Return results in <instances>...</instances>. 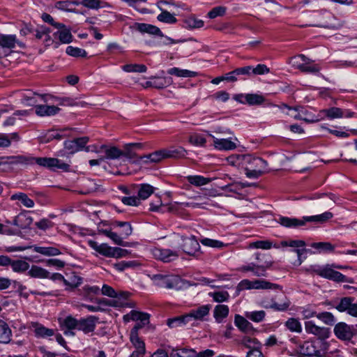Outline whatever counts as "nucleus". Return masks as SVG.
<instances>
[{"label":"nucleus","mask_w":357,"mask_h":357,"mask_svg":"<svg viewBox=\"0 0 357 357\" xmlns=\"http://www.w3.org/2000/svg\"><path fill=\"white\" fill-rule=\"evenodd\" d=\"M8 160H9V161L7 162L10 163L11 165H33L36 163L40 167H45L51 170L60 169L64 171H68L69 169V165L63 162L60 160L54 158H34L31 156L17 155L10 156V158H8Z\"/></svg>","instance_id":"obj_1"},{"label":"nucleus","mask_w":357,"mask_h":357,"mask_svg":"<svg viewBox=\"0 0 357 357\" xmlns=\"http://www.w3.org/2000/svg\"><path fill=\"white\" fill-rule=\"evenodd\" d=\"M342 269L344 267L340 265L337 264H326L324 266H319L317 265L310 266L309 268L307 269V272L314 273L317 275L326 278L328 280H331L335 282H349L345 275L342 274L341 273L335 271L333 268Z\"/></svg>","instance_id":"obj_2"},{"label":"nucleus","mask_w":357,"mask_h":357,"mask_svg":"<svg viewBox=\"0 0 357 357\" xmlns=\"http://www.w3.org/2000/svg\"><path fill=\"white\" fill-rule=\"evenodd\" d=\"M333 218V213L328 211L322 214L312 216L303 217V220L291 218L288 217H280L278 222L286 227H297L304 225L306 222H314L323 223Z\"/></svg>","instance_id":"obj_3"},{"label":"nucleus","mask_w":357,"mask_h":357,"mask_svg":"<svg viewBox=\"0 0 357 357\" xmlns=\"http://www.w3.org/2000/svg\"><path fill=\"white\" fill-rule=\"evenodd\" d=\"M153 280L157 286L162 288L179 289L181 287L182 280L178 276L157 274L153 275Z\"/></svg>","instance_id":"obj_4"},{"label":"nucleus","mask_w":357,"mask_h":357,"mask_svg":"<svg viewBox=\"0 0 357 357\" xmlns=\"http://www.w3.org/2000/svg\"><path fill=\"white\" fill-rule=\"evenodd\" d=\"M335 336L344 341H349L357 335V325H348L344 322H339L334 327Z\"/></svg>","instance_id":"obj_5"},{"label":"nucleus","mask_w":357,"mask_h":357,"mask_svg":"<svg viewBox=\"0 0 357 357\" xmlns=\"http://www.w3.org/2000/svg\"><path fill=\"white\" fill-rule=\"evenodd\" d=\"M334 307L340 312H347L350 316L357 317V299L351 296L340 298Z\"/></svg>","instance_id":"obj_6"},{"label":"nucleus","mask_w":357,"mask_h":357,"mask_svg":"<svg viewBox=\"0 0 357 357\" xmlns=\"http://www.w3.org/2000/svg\"><path fill=\"white\" fill-rule=\"evenodd\" d=\"M153 256L158 260L165 263H168L175 260L179 256L178 251L172 250L170 249H162L154 248L151 250Z\"/></svg>","instance_id":"obj_7"},{"label":"nucleus","mask_w":357,"mask_h":357,"mask_svg":"<svg viewBox=\"0 0 357 357\" xmlns=\"http://www.w3.org/2000/svg\"><path fill=\"white\" fill-rule=\"evenodd\" d=\"M282 246H289L291 248H295L296 249L292 250L293 252H296L298 255V264H301L303 260L301 259V257L303 254L311 252V250L309 249L305 248V242L302 240H291V241H285L281 243Z\"/></svg>","instance_id":"obj_8"},{"label":"nucleus","mask_w":357,"mask_h":357,"mask_svg":"<svg viewBox=\"0 0 357 357\" xmlns=\"http://www.w3.org/2000/svg\"><path fill=\"white\" fill-rule=\"evenodd\" d=\"M241 157L245 167L266 170L267 162L262 158L251 155H243Z\"/></svg>","instance_id":"obj_9"},{"label":"nucleus","mask_w":357,"mask_h":357,"mask_svg":"<svg viewBox=\"0 0 357 357\" xmlns=\"http://www.w3.org/2000/svg\"><path fill=\"white\" fill-rule=\"evenodd\" d=\"M88 137H82L74 139L73 140H67L64 142V147L70 153H75L82 150L89 142Z\"/></svg>","instance_id":"obj_10"},{"label":"nucleus","mask_w":357,"mask_h":357,"mask_svg":"<svg viewBox=\"0 0 357 357\" xmlns=\"http://www.w3.org/2000/svg\"><path fill=\"white\" fill-rule=\"evenodd\" d=\"M305 328L307 333H312L317 336L319 339H326L329 336V330L327 328L319 327L314 324L312 321L305 323Z\"/></svg>","instance_id":"obj_11"},{"label":"nucleus","mask_w":357,"mask_h":357,"mask_svg":"<svg viewBox=\"0 0 357 357\" xmlns=\"http://www.w3.org/2000/svg\"><path fill=\"white\" fill-rule=\"evenodd\" d=\"M98 318L95 316H89L86 318H82L78 321L77 330L83 331L84 333L93 332L96 326Z\"/></svg>","instance_id":"obj_12"},{"label":"nucleus","mask_w":357,"mask_h":357,"mask_svg":"<svg viewBox=\"0 0 357 357\" xmlns=\"http://www.w3.org/2000/svg\"><path fill=\"white\" fill-rule=\"evenodd\" d=\"M261 305L266 309L271 308L276 311H284L289 308L290 301L284 297L283 302L278 303L273 298H266L261 300Z\"/></svg>","instance_id":"obj_13"},{"label":"nucleus","mask_w":357,"mask_h":357,"mask_svg":"<svg viewBox=\"0 0 357 357\" xmlns=\"http://www.w3.org/2000/svg\"><path fill=\"white\" fill-rule=\"evenodd\" d=\"M89 245L99 254L106 257H113L114 247L109 246L107 243L98 245L97 242L93 240L88 241Z\"/></svg>","instance_id":"obj_14"},{"label":"nucleus","mask_w":357,"mask_h":357,"mask_svg":"<svg viewBox=\"0 0 357 357\" xmlns=\"http://www.w3.org/2000/svg\"><path fill=\"white\" fill-rule=\"evenodd\" d=\"M131 29L137 30L143 33H147L152 35L162 36V33L160 29L152 24L135 22L132 26H131Z\"/></svg>","instance_id":"obj_15"},{"label":"nucleus","mask_w":357,"mask_h":357,"mask_svg":"<svg viewBox=\"0 0 357 357\" xmlns=\"http://www.w3.org/2000/svg\"><path fill=\"white\" fill-rule=\"evenodd\" d=\"M102 152L105 153V156L102 158L104 160H116L123 156L122 150L119 149L116 146H112L107 145L100 146Z\"/></svg>","instance_id":"obj_16"},{"label":"nucleus","mask_w":357,"mask_h":357,"mask_svg":"<svg viewBox=\"0 0 357 357\" xmlns=\"http://www.w3.org/2000/svg\"><path fill=\"white\" fill-rule=\"evenodd\" d=\"M33 218L29 215L27 212L20 213L18 215H17L12 224L18 227L20 229H26L28 228L32 223Z\"/></svg>","instance_id":"obj_17"},{"label":"nucleus","mask_w":357,"mask_h":357,"mask_svg":"<svg viewBox=\"0 0 357 357\" xmlns=\"http://www.w3.org/2000/svg\"><path fill=\"white\" fill-rule=\"evenodd\" d=\"M210 136L213 139L215 148L218 150L229 151L236 148V144L229 139H218L212 135Z\"/></svg>","instance_id":"obj_18"},{"label":"nucleus","mask_w":357,"mask_h":357,"mask_svg":"<svg viewBox=\"0 0 357 357\" xmlns=\"http://www.w3.org/2000/svg\"><path fill=\"white\" fill-rule=\"evenodd\" d=\"M199 248L200 246L198 241L194 238L186 239L182 246L183 251L192 256L195 255L199 252Z\"/></svg>","instance_id":"obj_19"},{"label":"nucleus","mask_w":357,"mask_h":357,"mask_svg":"<svg viewBox=\"0 0 357 357\" xmlns=\"http://www.w3.org/2000/svg\"><path fill=\"white\" fill-rule=\"evenodd\" d=\"M35 109L36 114L40 116L54 115L60 111V108L54 105H38Z\"/></svg>","instance_id":"obj_20"},{"label":"nucleus","mask_w":357,"mask_h":357,"mask_svg":"<svg viewBox=\"0 0 357 357\" xmlns=\"http://www.w3.org/2000/svg\"><path fill=\"white\" fill-rule=\"evenodd\" d=\"M59 30L54 33L55 38H58L61 43L68 44L73 41V35L70 29L64 27L57 28Z\"/></svg>","instance_id":"obj_21"},{"label":"nucleus","mask_w":357,"mask_h":357,"mask_svg":"<svg viewBox=\"0 0 357 357\" xmlns=\"http://www.w3.org/2000/svg\"><path fill=\"white\" fill-rule=\"evenodd\" d=\"M166 158H185L187 151L182 146H172L167 149H164Z\"/></svg>","instance_id":"obj_22"},{"label":"nucleus","mask_w":357,"mask_h":357,"mask_svg":"<svg viewBox=\"0 0 357 357\" xmlns=\"http://www.w3.org/2000/svg\"><path fill=\"white\" fill-rule=\"evenodd\" d=\"M211 307V306L210 305H204L197 308L191 310L190 312L197 322L202 321L204 320V317L208 315Z\"/></svg>","instance_id":"obj_23"},{"label":"nucleus","mask_w":357,"mask_h":357,"mask_svg":"<svg viewBox=\"0 0 357 357\" xmlns=\"http://www.w3.org/2000/svg\"><path fill=\"white\" fill-rule=\"evenodd\" d=\"M165 3V1H159L157 3L158 8L162 10V13L158 15L157 19L162 22L167 23V24H174L177 22L176 18L171 14L169 12L163 10L161 8V4Z\"/></svg>","instance_id":"obj_24"},{"label":"nucleus","mask_w":357,"mask_h":357,"mask_svg":"<svg viewBox=\"0 0 357 357\" xmlns=\"http://www.w3.org/2000/svg\"><path fill=\"white\" fill-rule=\"evenodd\" d=\"M12 331L8 325L3 320L0 319V343L8 344L10 342Z\"/></svg>","instance_id":"obj_25"},{"label":"nucleus","mask_w":357,"mask_h":357,"mask_svg":"<svg viewBox=\"0 0 357 357\" xmlns=\"http://www.w3.org/2000/svg\"><path fill=\"white\" fill-rule=\"evenodd\" d=\"M32 327L35 333V335L37 337H47L54 335V331L50 328H47L37 322L32 323Z\"/></svg>","instance_id":"obj_26"},{"label":"nucleus","mask_w":357,"mask_h":357,"mask_svg":"<svg viewBox=\"0 0 357 357\" xmlns=\"http://www.w3.org/2000/svg\"><path fill=\"white\" fill-rule=\"evenodd\" d=\"M229 314V307L226 305H218L215 307L213 311L214 318L216 321L220 323L223 319L226 318Z\"/></svg>","instance_id":"obj_27"},{"label":"nucleus","mask_w":357,"mask_h":357,"mask_svg":"<svg viewBox=\"0 0 357 357\" xmlns=\"http://www.w3.org/2000/svg\"><path fill=\"white\" fill-rule=\"evenodd\" d=\"M253 289H281L282 287L274 283H271L264 280H256L253 281Z\"/></svg>","instance_id":"obj_28"},{"label":"nucleus","mask_w":357,"mask_h":357,"mask_svg":"<svg viewBox=\"0 0 357 357\" xmlns=\"http://www.w3.org/2000/svg\"><path fill=\"white\" fill-rule=\"evenodd\" d=\"M154 192V188L147 183H142L139 185L137 197L139 199H146Z\"/></svg>","instance_id":"obj_29"},{"label":"nucleus","mask_w":357,"mask_h":357,"mask_svg":"<svg viewBox=\"0 0 357 357\" xmlns=\"http://www.w3.org/2000/svg\"><path fill=\"white\" fill-rule=\"evenodd\" d=\"M164 158H166L164 149L140 157V160H143L144 162H148L149 161L151 162H158Z\"/></svg>","instance_id":"obj_30"},{"label":"nucleus","mask_w":357,"mask_h":357,"mask_svg":"<svg viewBox=\"0 0 357 357\" xmlns=\"http://www.w3.org/2000/svg\"><path fill=\"white\" fill-rule=\"evenodd\" d=\"M241 344L250 350L261 349V343L254 337L244 336L241 340Z\"/></svg>","instance_id":"obj_31"},{"label":"nucleus","mask_w":357,"mask_h":357,"mask_svg":"<svg viewBox=\"0 0 357 357\" xmlns=\"http://www.w3.org/2000/svg\"><path fill=\"white\" fill-rule=\"evenodd\" d=\"M123 319L126 321H128L130 320H133L136 321H146L147 319H149V314L147 313H143L135 310H132L130 313L124 315Z\"/></svg>","instance_id":"obj_32"},{"label":"nucleus","mask_w":357,"mask_h":357,"mask_svg":"<svg viewBox=\"0 0 357 357\" xmlns=\"http://www.w3.org/2000/svg\"><path fill=\"white\" fill-rule=\"evenodd\" d=\"M33 251L45 256H56L61 254L60 250L54 247L34 246Z\"/></svg>","instance_id":"obj_33"},{"label":"nucleus","mask_w":357,"mask_h":357,"mask_svg":"<svg viewBox=\"0 0 357 357\" xmlns=\"http://www.w3.org/2000/svg\"><path fill=\"white\" fill-rule=\"evenodd\" d=\"M17 43L15 35H0V46L3 48H14Z\"/></svg>","instance_id":"obj_34"},{"label":"nucleus","mask_w":357,"mask_h":357,"mask_svg":"<svg viewBox=\"0 0 357 357\" xmlns=\"http://www.w3.org/2000/svg\"><path fill=\"white\" fill-rule=\"evenodd\" d=\"M11 200H19L21 203L27 208H32L34 206V202L29 198L26 194L23 192H18L13 194L10 197Z\"/></svg>","instance_id":"obj_35"},{"label":"nucleus","mask_w":357,"mask_h":357,"mask_svg":"<svg viewBox=\"0 0 357 357\" xmlns=\"http://www.w3.org/2000/svg\"><path fill=\"white\" fill-rule=\"evenodd\" d=\"M28 273L32 278H47L50 277V273L47 270L38 266H32Z\"/></svg>","instance_id":"obj_36"},{"label":"nucleus","mask_w":357,"mask_h":357,"mask_svg":"<svg viewBox=\"0 0 357 357\" xmlns=\"http://www.w3.org/2000/svg\"><path fill=\"white\" fill-rule=\"evenodd\" d=\"M49 278H50V279H52V280L63 281L66 285L70 286L72 288L77 287L79 284H80L82 283V279L81 278L75 277V280H76L77 281L76 282L73 281L72 283H70L67 280H66L64 278V277L61 274L58 273H53Z\"/></svg>","instance_id":"obj_37"},{"label":"nucleus","mask_w":357,"mask_h":357,"mask_svg":"<svg viewBox=\"0 0 357 357\" xmlns=\"http://www.w3.org/2000/svg\"><path fill=\"white\" fill-rule=\"evenodd\" d=\"M78 321H79V319H76L75 318L73 317L72 316H68L63 320V326H65L66 328V329L68 330V331H65L64 334L74 335V333L70 332V331L78 328Z\"/></svg>","instance_id":"obj_38"},{"label":"nucleus","mask_w":357,"mask_h":357,"mask_svg":"<svg viewBox=\"0 0 357 357\" xmlns=\"http://www.w3.org/2000/svg\"><path fill=\"white\" fill-rule=\"evenodd\" d=\"M113 225L122 228L121 235L123 238H127L132 234V228L128 222L114 221Z\"/></svg>","instance_id":"obj_39"},{"label":"nucleus","mask_w":357,"mask_h":357,"mask_svg":"<svg viewBox=\"0 0 357 357\" xmlns=\"http://www.w3.org/2000/svg\"><path fill=\"white\" fill-rule=\"evenodd\" d=\"M245 100L246 103L250 105H259L262 104L265 100L262 96L255 93L246 94L245 96Z\"/></svg>","instance_id":"obj_40"},{"label":"nucleus","mask_w":357,"mask_h":357,"mask_svg":"<svg viewBox=\"0 0 357 357\" xmlns=\"http://www.w3.org/2000/svg\"><path fill=\"white\" fill-rule=\"evenodd\" d=\"M234 322L236 326L243 331H248L252 328L251 324L243 317L236 314Z\"/></svg>","instance_id":"obj_41"},{"label":"nucleus","mask_w":357,"mask_h":357,"mask_svg":"<svg viewBox=\"0 0 357 357\" xmlns=\"http://www.w3.org/2000/svg\"><path fill=\"white\" fill-rule=\"evenodd\" d=\"M60 105L63 106H77V107H84L87 105L84 101L77 100L70 97H64L59 98Z\"/></svg>","instance_id":"obj_42"},{"label":"nucleus","mask_w":357,"mask_h":357,"mask_svg":"<svg viewBox=\"0 0 357 357\" xmlns=\"http://www.w3.org/2000/svg\"><path fill=\"white\" fill-rule=\"evenodd\" d=\"M171 78L165 77H153V87L156 89H163L171 84Z\"/></svg>","instance_id":"obj_43"},{"label":"nucleus","mask_w":357,"mask_h":357,"mask_svg":"<svg viewBox=\"0 0 357 357\" xmlns=\"http://www.w3.org/2000/svg\"><path fill=\"white\" fill-rule=\"evenodd\" d=\"M188 181L196 186H202L210 182L211 179L202 176H189L187 177Z\"/></svg>","instance_id":"obj_44"},{"label":"nucleus","mask_w":357,"mask_h":357,"mask_svg":"<svg viewBox=\"0 0 357 357\" xmlns=\"http://www.w3.org/2000/svg\"><path fill=\"white\" fill-rule=\"evenodd\" d=\"M273 263L271 261H265L263 265H256L255 266L254 275L257 277H266V270L271 267Z\"/></svg>","instance_id":"obj_45"},{"label":"nucleus","mask_w":357,"mask_h":357,"mask_svg":"<svg viewBox=\"0 0 357 357\" xmlns=\"http://www.w3.org/2000/svg\"><path fill=\"white\" fill-rule=\"evenodd\" d=\"M329 119H336V118H342V109L339 107H331L327 109H324L321 111Z\"/></svg>","instance_id":"obj_46"},{"label":"nucleus","mask_w":357,"mask_h":357,"mask_svg":"<svg viewBox=\"0 0 357 357\" xmlns=\"http://www.w3.org/2000/svg\"><path fill=\"white\" fill-rule=\"evenodd\" d=\"M13 270L15 272L25 271L29 269V264L23 260L12 261L10 259V264Z\"/></svg>","instance_id":"obj_47"},{"label":"nucleus","mask_w":357,"mask_h":357,"mask_svg":"<svg viewBox=\"0 0 357 357\" xmlns=\"http://www.w3.org/2000/svg\"><path fill=\"white\" fill-rule=\"evenodd\" d=\"M208 296L212 297L213 301L217 303L227 301L229 298V294L226 291L209 292Z\"/></svg>","instance_id":"obj_48"},{"label":"nucleus","mask_w":357,"mask_h":357,"mask_svg":"<svg viewBox=\"0 0 357 357\" xmlns=\"http://www.w3.org/2000/svg\"><path fill=\"white\" fill-rule=\"evenodd\" d=\"M300 352L307 356H312L315 354V351L312 344L309 342H305L301 346H300Z\"/></svg>","instance_id":"obj_49"},{"label":"nucleus","mask_w":357,"mask_h":357,"mask_svg":"<svg viewBox=\"0 0 357 357\" xmlns=\"http://www.w3.org/2000/svg\"><path fill=\"white\" fill-rule=\"evenodd\" d=\"M66 54L73 57H86V52L81 48L68 46L66 48Z\"/></svg>","instance_id":"obj_50"},{"label":"nucleus","mask_w":357,"mask_h":357,"mask_svg":"<svg viewBox=\"0 0 357 357\" xmlns=\"http://www.w3.org/2000/svg\"><path fill=\"white\" fill-rule=\"evenodd\" d=\"M130 340L135 348V351L146 353L145 343L139 337V335H130Z\"/></svg>","instance_id":"obj_51"},{"label":"nucleus","mask_w":357,"mask_h":357,"mask_svg":"<svg viewBox=\"0 0 357 357\" xmlns=\"http://www.w3.org/2000/svg\"><path fill=\"white\" fill-rule=\"evenodd\" d=\"M294 66L303 73H319L320 70L318 65H306V63H297Z\"/></svg>","instance_id":"obj_52"},{"label":"nucleus","mask_w":357,"mask_h":357,"mask_svg":"<svg viewBox=\"0 0 357 357\" xmlns=\"http://www.w3.org/2000/svg\"><path fill=\"white\" fill-rule=\"evenodd\" d=\"M123 70L126 72H138L144 73L146 71L147 68L144 64H126L123 66Z\"/></svg>","instance_id":"obj_53"},{"label":"nucleus","mask_w":357,"mask_h":357,"mask_svg":"<svg viewBox=\"0 0 357 357\" xmlns=\"http://www.w3.org/2000/svg\"><path fill=\"white\" fill-rule=\"evenodd\" d=\"M311 246L319 250L320 252H333L335 248V246L328 242L313 243Z\"/></svg>","instance_id":"obj_54"},{"label":"nucleus","mask_w":357,"mask_h":357,"mask_svg":"<svg viewBox=\"0 0 357 357\" xmlns=\"http://www.w3.org/2000/svg\"><path fill=\"white\" fill-rule=\"evenodd\" d=\"M285 326L287 328L292 332H301V325L298 319L295 318L289 319L286 323Z\"/></svg>","instance_id":"obj_55"},{"label":"nucleus","mask_w":357,"mask_h":357,"mask_svg":"<svg viewBox=\"0 0 357 357\" xmlns=\"http://www.w3.org/2000/svg\"><path fill=\"white\" fill-rule=\"evenodd\" d=\"M317 317L328 325H333L335 321V317L329 312L319 313Z\"/></svg>","instance_id":"obj_56"},{"label":"nucleus","mask_w":357,"mask_h":357,"mask_svg":"<svg viewBox=\"0 0 357 357\" xmlns=\"http://www.w3.org/2000/svg\"><path fill=\"white\" fill-rule=\"evenodd\" d=\"M266 313L264 310L248 312L246 317L255 322H260L265 317Z\"/></svg>","instance_id":"obj_57"},{"label":"nucleus","mask_w":357,"mask_h":357,"mask_svg":"<svg viewBox=\"0 0 357 357\" xmlns=\"http://www.w3.org/2000/svg\"><path fill=\"white\" fill-rule=\"evenodd\" d=\"M202 245L208 247L215 248H222L226 245L222 241L218 240H213L208 238H203L200 241Z\"/></svg>","instance_id":"obj_58"},{"label":"nucleus","mask_w":357,"mask_h":357,"mask_svg":"<svg viewBox=\"0 0 357 357\" xmlns=\"http://www.w3.org/2000/svg\"><path fill=\"white\" fill-rule=\"evenodd\" d=\"M189 142L194 146H204L206 142V139L201 135L199 134H192L190 135Z\"/></svg>","instance_id":"obj_59"},{"label":"nucleus","mask_w":357,"mask_h":357,"mask_svg":"<svg viewBox=\"0 0 357 357\" xmlns=\"http://www.w3.org/2000/svg\"><path fill=\"white\" fill-rule=\"evenodd\" d=\"M187 27L190 29L201 28L204 26V22L195 17H188L184 21Z\"/></svg>","instance_id":"obj_60"},{"label":"nucleus","mask_w":357,"mask_h":357,"mask_svg":"<svg viewBox=\"0 0 357 357\" xmlns=\"http://www.w3.org/2000/svg\"><path fill=\"white\" fill-rule=\"evenodd\" d=\"M245 175L248 178H257L261 175H263L266 170L264 169H252L249 167H245Z\"/></svg>","instance_id":"obj_61"},{"label":"nucleus","mask_w":357,"mask_h":357,"mask_svg":"<svg viewBox=\"0 0 357 357\" xmlns=\"http://www.w3.org/2000/svg\"><path fill=\"white\" fill-rule=\"evenodd\" d=\"M251 248H261L264 250H268L272 247V243L269 241H258L252 242L249 245Z\"/></svg>","instance_id":"obj_62"},{"label":"nucleus","mask_w":357,"mask_h":357,"mask_svg":"<svg viewBox=\"0 0 357 357\" xmlns=\"http://www.w3.org/2000/svg\"><path fill=\"white\" fill-rule=\"evenodd\" d=\"M226 12L225 7L223 6H217L213 8L208 13V16L211 19L215 18L218 16H222L225 15Z\"/></svg>","instance_id":"obj_63"},{"label":"nucleus","mask_w":357,"mask_h":357,"mask_svg":"<svg viewBox=\"0 0 357 357\" xmlns=\"http://www.w3.org/2000/svg\"><path fill=\"white\" fill-rule=\"evenodd\" d=\"M167 325L170 328H175L178 326H184L183 317L182 316L176 317L172 319H169L167 322Z\"/></svg>","instance_id":"obj_64"}]
</instances>
